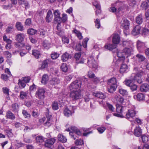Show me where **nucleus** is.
I'll return each mask as SVG.
<instances>
[{
  "instance_id": "23",
  "label": "nucleus",
  "mask_w": 149,
  "mask_h": 149,
  "mask_svg": "<svg viewBox=\"0 0 149 149\" xmlns=\"http://www.w3.org/2000/svg\"><path fill=\"white\" fill-rule=\"evenodd\" d=\"M53 15L52 12L51 10H49L47 13V16L46 17V21L49 23L50 22L52 19Z\"/></svg>"
},
{
  "instance_id": "53",
  "label": "nucleus",
  "mask_w": 149,
  "mask_h": 149,
  "mask_svg": "<svg viewBox=\"0 0 149 149\" xmlns=\"http://www.w3.org/2000/svg\"><path fill=\"white\" fill-rule=\"evenodd\" d=\"M93 4L97 9L99 10V11H100V4L97 1H95L93 2Z\"/></svg>"
},
{
  "instance_id": "18",
  "label": "nucleus",
  "mask_w": 149,
  "mask_h": 149,
  "mask_svg": "<svg viewBox=\"0 0 149 149\" xmlns=\"http://www.w3.org/2000/svg\"><path fill=\"white\" fill-rule=\"evenodd\" d=\"M141 29V26L139 25L135 26L132 31V34L134 35H136L140 33Z\"/></svg>"
},
{
  "instance_id": "43",
  "label": "nucleus",
  "mask_w": 149,
  "mask_h": 149,
  "mask_svg": "<svg viewBox=\"0 0 149 149\" xmlns=\"http://www.w3.org/2000/svg\"><path fill=\"white\" fill-rule=\"evenodd\" d=\"M36 139V142L38 143H42L44 141V138L40 136H37Z\"/></svg>"
},
{
  "instance_id": "30",
  "label": "nucleus",
  "mask_w": 149,
  "mask_h": 149,
  "mask_svg": "<svg viewBox=\"0 0 149 149\" xmlns=\"http://www.w3.org/2000/svg\"><path fill=\"white\" fill-rule=\"evenodd\" d=\"M48 80L49 78L48 75L46 74H45L42 76L41 82L43 84H45L48 81Z\"/></svg>"
},
{
  "instance_id": "64",
  "label": "nucleus",
  "mask_w": 149,
  "mask_h": 149,
  "mask_svg": "<svg viewBox=\"0 0 149 149\" xmlns=\"http://www.w3.org/2000/svg\"><path fill=\"white\" fill-rule=\"evenodd\" d=\"M3 54L7 58H10L11 56V54L8 51H6L3 52Z\"/></svg>"
},
{
  "instance_id": "59",
  "label": "nucleus",
  "mask_w": 149,
  "mask_h": 149,
  "mask_svg": "<svg viewBox=\"0 0 149 149\" xmlns=\"http://www.w3.org/2000/svg\"><path fill=\"white\" fill-rule=\"evenodd\" d=\"M95 22L96 27L97 29L100 28V19H97Z\"/></svg>"
},
{
  "instance_id": "35",
  "label": "nucleus",
  "mask_w": 149,
  "mask_h": 149,
  "mask_svg": "<svg viewBox=\"0 0 149 149\" xmlns=\"http://www.w3.org/2000/svg\"><path fill=\"white\" fill-rule=\"evenodd\" d=\"M136 23L139 24H141L143 22V19L141 15H139L136 18Z\"/></svg>"
},
{
  "instance_id": "26",
  "label": "nucleus",
  "mask_w": 149,
  "mask_h": 149,
  "mask_svg": "<svg viewBox=\"0 0 149 149\" xmlns=\"http://www.w3.org/2000/svg\"><path fill=\"white\" fill-rule=\"evenodd\" d=\"M117 46V45L113 43L112 44H106L104 46V47L107 49L112 50L116 48Z\"/></svg>"
},
{
  "instance_id": "56",
  "label": "nucleus",
  "mask_w": 149,
  "mask_h": 149,
  "mask_svg": "<svg viewBox=\"0 0 149 149\" xmlns=\"http://www.w3.org/2000/svg\"><path fill=\"white\" fill-rule=\"evenodd\" d=\"M75 143L77 145H81L83 144V141L80 139L76 140L75 141Z\"/></svg>"
},
{
  "instance_id": "19",
  "label": "nucleus",
  "mask_w": 149,
  "mask_h": 149,
  "mask_svg": "<svg viewBox=\"0 0 149 149\" xmlns=\"http://www.w3.org/2000/svg\"><path fill=\"white\" fill-rule=\"evenodd\" d=\"M24 36L23 33H19L16 35L15 37L16 40L19 43L23 41Z\"/></svg>"
},
{
  "instance_id": "42",
  "label": "nucleus",
  "mask_w": 149,
  "mask_h": 149,
  "mask_svg": "<svg viewBox=\"0 0 149 149\" xmlns=\"http://www.w3.org/2000/svg\"><path fill=\"white\" fill-rule=\"evenodd\" d=\"M119 93L123 96H126L128 94L127 91L123 88L119 89Z\"/></svg>"
},
{
  "instance_id": "5",
  "label": "nucleus",
  "mask_w": 149,
  "mask_h": 149,
  "mask_svg": "<svg viewBox=\"0 0 149 149\" xmlns=\"http://www.w3.org/2000/svg\"><path fill=\"white\" fill-rule=\"evenodd\" d=\"M87 64L91 68H96L97 67V63L92 56H90L88 58Z\"/></svg>"
},
{
  "instance_id": "11",
  "label": "nucleus",
  "mask_w": 149,
  "mask_h": 149,
  "mask_svg": "<svg viewBox=\"0 0 149 149\" xmlns=\"http://www.w3.org/2000/svg\"><path fill=\"white\" fill-rule=\"evenodd\" d=\"M121 26L125 29L128 30L129 28V21L125 18H123L121 22Z\"/></svg>"
},
{
  "instance_id": "8",
  "label": "nucleus",
  "mask_w": 149,
  "mask_h": 149,
  "mask_svg": "<svg viewBox=\"0 0 149 149\" xmlns=\"http://www.w3.org/2000/svg\"><path fill=\"white\" fill-rule=\"evenodd\" d=\"M114 101L116 103L125 104V102L123 98L119 94L115 95L113 97Z\"/></svg>"
},
{
  "instance_id": "41",
  "label": "nucleus",
  "mask_w": 149,
  "mask_h": 149,
  "mask_svg": "<svg viewBox=\"0 0 149 149\" xmlns=\"http://www.w3.org/2000/svg\"><path fill=\"white\" fill-rule=\"evenodd\" d=\"M73 32L76 34L79 39L81 40L82 39V36L81 35V33L79 31L75 29L73 31Z\"/></svg>"
},
{
  "instance_id": "27",
  "label": "nucleus",
  "mask_w": 149,
  "mask_h": 149,
  "mask_svg": "<svg viewBox=\"0 0 149 149\" xmlns=\"http://www.w3.org/2000/svg\"><path fill=\"white\" fill-rule=\"evenodd\" d=\"M71 58V55L68 53L65 52L64 53L61 57V59L63 61H66Z\"/></svg>"
},
{
  "instance_id": "44",
  "label": "nucleus",
  "mask_w": 149,
  "mask_h": 149,
  "mask_svg": "<svg viewBox=\"0 0 149 149\" xmlns=\"http://www.w3.org/2000/svg\"><path fill=\"white\" fill-rule=\"evenodd\" d=\"M134 79V80L136 81L139 84H141L142 82V77L139 76H135Z\"/></svg>"
},
{
  "instance_id": "49",
  "label": "nucleus",
  "mask_w": 149,
  "mask_h": 149,
  "mask_svg": "<svg viewBox=\"0 0 149 149\" xmlns=\"http://www.w3.org/2000/svg\"><path fill=\"white\" fill-rule=\"evenodd\" d=\"M142 34L143 35L145 36L149 33V29L145 28H143L142 30Z\"/></svg>"
},
{
  "instance_id": "31",
  "label": "nucleus",
  "mask_w": 149,
  "mask_h": 149,
  "mask_svg": "<svg viewBox=\"0 0 149 149\" xmlns=\"http://www.w3.org/2000/svg\"><path fill=\"white\" fill-rule=\"evenodd\" d=\"M19 105L15 103L13 104L11 106L12 110L13 112H17L19 109Z\"/></svg>"
},
{
  "instance_id": "58",
  "label": "nucleus",
  "mask_w": 149,
  "mask_h": 149,
  "mask_svg": "<svg viewBox=\"0 0 149 149\" xmlns=\"http://www.w3.org/2000/svg\"><path fill=\"white\" fill-rule=\"evenodd\" d=\"M89 40V38H86L83 40V41L82 42V45L84 48L86 47L87 42Z\"/></svg>"
},
{
  "instance_id": "46",
  "label": "nucleus",
  "mask_w": 149,
  "mask_h": 149,
  "mask_svg": "<svg viewBox=\"0 0 149 149\" xmlns=\"http://www.w3.org/2000/svg\"><path fill=\"white\" fill-rule=\"evenodd\" d=\"M43 47L46 48H49L50 47V43L47 40L43 41Z\"/></svg>"
},
{
  "instance_id": "36",
  "label": "nucleus",
  "mask_w": 149,
  "mask_h": 149,
  "mask_svg": "<svg viewBox=\"0 0 149 149\" xmlns=\"http://www.w3.org/2000/svg\"><path fill=\"white\" fill-rule=\"evenodd\" d=\"M136 57L138 61L141 62L144 61L146 59L144 56L139 54H137Z\"/></svg>"
},
{
  "instance_id": "63",
  "label": "nucleus",
  "mask_w": 149,
  "mask_h": 149,
  "mask_svg": "<svg viewBox=\"0 0 149 149\" xmlns=\"http://www.w3.org/2000/svg\"><path fill=\"white\" fill-rule=\"evenodd\" d=\"M141 138L142 141L143 142L146 143L147 142L148 140V138L145 135H143L142 136Z\"/></svg>"
},
{
  "instance_id": "10",
  "label": "nucleus",
  "mask_w": 149,
  "mask_h": 149,
  "mask_svg": "<svg viewBox=\"0 0 149 149\" xmlns=\"http://www.w3.org/2000/svg\"><path fill=\"white\" fill-rule=\"evenodd\" d=\"M93 95L94 96L97 97V98L102 100L101 101V102H99L100 104H102L103 100L105 99L106 97L105 94L101 92H99L94 93H93Z\"/></svg>"
},
{
  "instance_id": "17",
  "label": "nucleus",
  "mask_w": 149,
  "mask_h": 149,
  "mask_svg": "<svg viewBox=\"0 0 149 149\" xmlns=\"http://www.w3.org/2000/svg\"><path fill=\"white\" fill-rule=\"evenodd\" d=\"M52 61L49 59H46L43 61L42 65L40 68L41 69H44L47 68L48 66V65L51 63Z\"/></svg>"
},
{
  "instance_id": "14",
  "label": "nucleus",
  "mask_w": 149,
  "mask_h": 149,
  "mask_svg": "<svg viewBox=\"0 0 149 149\" xmlns=\"http://www.w3.org/2000/svg\"><path fill=\"white\" fill-rule=\"evenodd\" d=\"M56 139L54 138H52L47 140L45 143V145L46 147L50 148L56 141Z\"/></svg>"
},
{
  "instance_id": "60",
  "label": "nucleus",
  "mask_w": 149,
  "mask_h": 149,
  "mask_svg": "<svg viewBox=\"0 0 149 149\" xmlns=\"http://www.w3.org/2000/svg\"><path fill=\"white\" fill-rule=\"evenodd\" d=\"M20 43H15L14 45L15 48L14 49H15L19 50L20 51V49L21 48V46L19 44Z\"/></svg>"
},
{
  "instance_id": "37",
  "label": "nucleus",
  "mask_w": 149,
  "mask_h": 149,
  "mask_svg": "<svg viewBox=\"0 0 149 149\" xmlns=\"http://www.w3.org/2000/svg\"><path fill=\"white\" fill-rule=\"evenodd\" d=\"M60 80L55 78H53L50 81V83L52 85H56L59 84L60 83Z\"/></svg>"
},
{
  "instance_id": "29",
  "label": "nucleus",
  "mask_w": 149,
  "mask_h": 149,
  "mask_svg": "<svg viewBox=\"0 0 149 149\" xmlns=\"http://www.w3.org/2000/svg\"><path fill=\"white\" fill-rule=\"evenodd\" d=\"M32 55L36 58H38L41 56L40 52L37 50H34L32 51Z\"/></svg>"
},
{
  "instance_id": "7",
  "label": "nucleus",
  "mask_w": 149,
  "mask_h": 149,
  "mask_svg": "<svg viewBox=\"0 0 149 149\" xmlns=\"http://www.w3.org/2000/svg\"><path fill=\"white\" fill-rule=\"evenodd\" d=\"M115 5H118L119 6V7L117 10L118 12L120 11L124 12L125 11L129 9L128 6L123 3H120L117 2L115 4Z\"/></svg>"
},
{
  "instance_id": "34",
  "label": "nucleus",
  "mask_w": 149,
  "mask_h": 149,
  "mask_svg": "<svg viewBox=\"0 0 149 149\" xmlns=\"http://www.w3.org/2000/svg\"><path fill=\"white\" fill-rule=\"evenodd\" d=\"M58 140L62 143H65L67 141L66 137L60 134H58Z\"/></svg>"
},
{
  "instance_id": "52",
  "label": "nucleus",
  "mask_w": 149,
  "mask_h": 149,
  "mask_svg": "<svg viewBox=\"0 0 149 149\" xmlns=\"http://www.w3.org/2000/svg\"><path fill=\"white\" fill-rule=\"evenodd\" d=\"M52 107V109L54 110H57L58 109V103L55 102L53 103Z\"/></svg>"
},
{
  "instance_id": "62",
  "label": "nucleus",
  "mask_w": 149,
  "mask_h": 149,
  "mask_svg": "<svg viewBox=\"0 0 149 149\" xmlns=\"http://www.w3.org/2000/svg\"><path fill=\"white\" fill-rule=\"evenodd\" d=\"M125 84L127 86L130 87V86L132 85L133 83L132 81L130 79L125 80Z\"/></svg>"
},
{
  "instance_id": "32",
  "label": "nucleus",
  "mask_w": 149,
  "mask_h": 149,
  "mask_svg": "<svg viewBox=\"0 0 149 149\" xmlns=\"http://www.w3.org/2000/svg\"><path fill=\"white\" fill-rule=\"evenodd\" d=\"M88 75L89 77L90 78H94L93 81L94 82H97L98 81V79L95 77V74L92 72L89 71L88 72Z\"/></svg>"
},
{
  "instance_id": "61",
  "label": "nucleus",
  "mask_w": 149,
  "mask_h": 149,
  "mask_svg": "<svg viewBox=\"0 0 149 149\" xmlns=\"http://www.w3.org/2000/svg\"><path fill=\"white\" fill-rule=\"evenodd\" d=\"M106 128L105 127H100L97 129V130L100 133L102 134L105 130Z\"/></svg>"
},
{
  "instance_id": "50",
  "label": "nucleus",
  "mask_w": 149,
  "mask_h": 149,
  "mask_svg": "<svg viewBox=\"0 0 149 149\" xmlns=\"http://www.w3.org/2000/svg\"><path fill=\"white\" fill-rule=\"evenodd\" d=\"M125 54L123 53V52H119L117 53V56L120 58H122L123 60H124L125 59L124 56Z\"/></svg>"
},
{
  "instance_id": "16",
  "label": "nucleus",
  "mask_w": 149,
  "mask_h": 149,
  "mask_svg": "<svg viewBox=\"0 0 149 149\" xmlns=\"http://www.w3.org/2000/svg\"><path fill=\"white\" fill-rule=\"evenodd\" d=\"M54 20L56 22H60L61 21V18L60 17L61 13L58 10H55L54 12Z\"/></svg>"
},
{
  "instance_id": "55",
  "label": "nucleus",
  "mask_w": 149,
  "mask_h": 149,
  "mask_svg": "<svg viewBox=\"0 0 149 149\" xmlns=\"http://www.w3.org/2000/svg\"><path fill=\"white\" fill-rule=\"evenodd\" d=\"M137 46L138 49H140V48L144 46V44L140 41L138 40L137 42Z\"/></svg>"
},
{
  "instance_id": "51",
  "label": "nucleus",
  "mask_w": 149,
  "mask_h": 149,
  "mask_svg": "<svg viewBox=\"0 0 149 149\" xmlns=\"http://www.w3.org/2000/svg\"><path fill=\"white\" fill-rule=\"evenodd\" d=\"M60 68L64 72H66L68 70V68L66 64H63Z\"/></svg>"
},
{
  "instance_id": "28",
  "label": "nucleus",
  "mask_w": 149,
  "mask_h": 149,
  "mask_svg": "<svg viewBox=\"0 0 149 149\" xmlns=\"http://www.w3.org/2000/svg\"><path fill=\"white\" fill-rule=\"evenodd\" d=\"M15 26L17 30L20 31H22L24 30V27L21 23L19 22H16Z\"/></svg>"
},
{
  "instance_id": "57",
  "label": "nucleus",
  "mask_w": 149,
  "mask_h": 149,
  "mask_svg": "<svg viewBox=\"0 0 149 149\" xmlns=\"http://www.w3.org/2000/svg\"><path fill=\"white\" fill-rule=\"evenodd\" d=\"M30 80V78L29 77H23L22 78V80L25 83L29 82Z\"/></svg>"
},
{
  "instance_id": "40",
  "label": "nucleus",
  "mask_w": 149,
  "mask_h": 149,
  "mask_svg": "<svg viewBox=\"0 0 149 149\" xmlns=\"http://www.w3.org/2000/svg\"><path fill=\"white\" fill-rule=\"evenodd\" d=\"M14 29V26L13 25H10L8 26L6 29V31L7 33H11Z\"/></svg>"
},
{
  "instance_id": "2",
  "label": "nucleus",
  "mask_w": 149,
  "mask_h": 149,
  "mask_svg": "<svg viewBox=\"0 0 149 149\" xmlns=\"http://www.w3.org/2000/svg\"><path fill=\"white\" fill-rule=\"evenodd\" d=\"M81 81L80 80H77L72 82L69 86L71 91H80Z\"/></svg>"
},
{
  "instance_id": "38",
  "label": "nucleus",
  "mask_w": 149,
  "mask_h": 149,
  "mask_svg": "<svg viewBox=\"0 0 149 149\" xmlns=\"http://www.w3.org/2000/svg\"><path fill=\"white\" fill-rule=\"evenodd\" d=\"M22 113L25 118H31L30 114L25 110H22Z\"/></svg>"
},
{
  "instance_id": "22",
  "label": "nucleus",
  "mask_w": 149,
  "mask_h": 149,
  "mask_svg": "<svg viewBox=\"0 0 149 149\" xmlns=\"http://www.w3.org/2000/svg\"><path fill=\"white\" fill-rule=\"evenodd\" d=\"M141 130L139 126L136 127L134 130V134L136 136L139 137L141 135Z\"/></svg>"
},
{
  "instance_id": "1",
  "label": "nucleus",
  "mask_w": 149,
  "mask_h": 149,
  "mask_svg": "<svg viewBox=\"0 0 149 149\" xmlns=\"http://www.w3.org/2000/svg\"><path fill=\"white\" fill-rule=\"evenodd\" d=\"M117 80L116 78H112L108 81V84L110 86V88L108 89V91L110 93H113L117 87Z\"/></svg>"
},
{
  "instance_id": "39",
  "label": "nucleus",
  "mask_w": 149,
  "mask_h": 149,
  "mask_svg": "<svg viewBox=\"0 0 149 149\" xmlns=\"http://www.w3.org/2000/svg\"><path fill=\"white\" fill-rule=\"evenodd\" d=\"M141 7L143 9L146 10L148 8L149 6L147 2L144 1L141 3Z\"/></svg>"
},
{
  "instance_id": "9",
  "label": "nucleus",
  "mask_w": 149,
  "mask_h": 149,
  "mask_svg": "<svg viewBox=\"0 0 149 149\" xmlns=\"http://www.w3.org/2000/svg\"><path fill=\"white\" fill-rule=\"evenodd\" d=\"M45 90L42 88H39L36 93V95L37 97L40 99H42L45 97Z\"/></svg>"
},
{
  "instance_id": "33",
  "label": "nucleus",
  "mask_w": 149,
  "mask_h": 149,
  "mask_svg": "<svg viewBox=\"0 0 149 149\" xmlns=\"http://www.w3.org/2000/svg\"><path fill=\"white\" fill-rule=\"evenodd\" d=\"M91 129V128H83L82 130L83 131L85 132V133H83V135L84 136H86L89 134L92 133L93 132L92 131L88 132Z\"/></svg>"
},
{
  "instance_id": "48",
  "label": "nucleus",
  "mask_w": 149,
  "mask_h": 149,
  "mask_svg": "<svg viewBox=\"0 0 149 149\" xmlns=\"http://www.w3.org/2000/svg\"><path fill=\"white\" fill-rule=\"evenodd\" d=\"M18 83L19 86L21 88H24L26 86L25 83L22 80H19Z\"/></svg>"
},
{
  "instance_id": "12",
  "label": "nucleus",
  "mask_w": 149,
  "mask_h": 149,
  "mask_svg": "<svg viewBox=\"0 0 149 149\" xmlns=\"http://www.w3.org/2000/svg\"><path fill=\"white\" fill-rule=\"evenodd\" d=\"M129 70V68L128 65L124 63L121 65L120 68V72L121 74L127 72Z\"/></svg>"
},
{
  "instance_id": "24",
  "label": "nucleus",
  "mask_w": 149,
  "mask_h": 149,
  "mask_svg": "<svg viewBox=\"0 0 149 149\" xmlns=\"http://www.w3.org/2000/svg\"><path fill=\"white\" fill-rule=\"evenodd\" d=\"M6 116L7 118L11 120H14L15 118L14 114L10 111L6 112Z\"/></svg>"
},
{
  "instance_id": "54",
  "label": "nucleus",
  "mask_w": 149,
  "mask_h": 149,
  "mask_svg": "<svg viewBox=\"0 0 149 149\" xmlns=\"http://www.w3.org/2000/svg\"><path fill=\"white\" fill-rule=\"evenodd\" d=\"M27 96L26 92L21 91L20 92V97L21 99H23L26 98Z\"/></svg>"
},
{
  "instance_id": "21",
  "label": "nucleus",
  "mask_w": 149,
  "mask_h": 149,
  "mask_svg": "<svg viewBox=\"0 0 149 149\" xmlns=\"http://www.w3.org/2000/svg\"><path fill=\"white\" fill-rule=\"evenodd\" d=\"M134 99L139 101L143 100L145 99L144 95L142 93H139L136 95L134 96Z\"/></svg>"
},
{
  "instance_id": "15",
  "label": "nucleus",
  "mask_w": 149,
  "mask_h": 149,
  "mask_svg": "<svg viewBox=\"0 0 149 149\" xmlns=\"http://www.w3.org/2000/svg\"><path fill=\"white\" fill-rule=\"evenodd\" d=\"M116 111L118 113H119L120 114H118V113H114L113 115L116 116L120 117H122V115L121 113H122L123 110V107L120 105L117 104L116 105Z\"/></svg>"
},
{
  "instance_id": "4",
  "label": "nucleus",
  "mask_w": 149,
  "mask_h": 149,
  "mask_svg": "<svg viewBox=\"0 0 149 149\" xmlns=\"http://www.w3.org/2000/svg\"><path fill=\"white\" fill-rule=\"evenodd\" d=\"M70 96L72 100H75L78 99L81 97V91H71Z\"/></svg>"
},
{
  "instance_id": "6",
  "label": "nucleus",
  "mask_w": 149,
  "mask_h": 149,
  "mask_svg": "<svg viewBox=\"0 0 149 149\" xmlns=\"http://www.w3.org/2000/svg\"><path fill=\"white\" fill-rule=\"evenodd\" d=\"M75 108L73 107H70L65 109L63 113L65 116L69 117L72 116V113L74 112Z\"/></svg>"
},
{
  "instance_id": "25",
  "label": "nucleus",
  "mask_w": 149,
  "mask_h": 149,
  "mask_svg": "<svg viewBox=\"0 0 149 149\" xmlns=\"http://www.w3.org/2000/svg\"><path fill=\"white\" fill-rule=\"evenodd\" d=\"M149 89V85L146 84H142L140 86V90L141 92H146Z\"/></svg>"
},
{
  "instance_id": "45",
  "label": "nucleus",
  "mask_w": 149,
  "mask_h": 149,
  "mask_svg": "<svg viewBox=\"0 0 149 149\" xmlns=\"http://www.w3.org/2000/svg\"><path fill=\"white\" fill-rule=\"evenodd\" d=\"M37 30L32 28L29 29L27 31L28 33L31 35H35L37 33Z\"/></svg>"
},
{
  "instance_id": "13",
  "label": "nucleus",
  "mask_w": 149,
  "mask_h": 149,
  "mask_svg": "<svg viewBox=\"0 0 149 149\" xmlns=\"http://www.w3.org/2000/svg\"><path fill=\"white\" fill-rule=\"evenodd\" d=\"M112 41L113 44L117 45L120 42V37L117 33H114L112 35Z\"/></svg>"
},
{
  "instance_id": "3",
  "label": "nucleus",
  "mask_w": 149,
  "mask_h": 149,
  "mask_svg": "<svg viewBox=\"0 0 149 149\" xmlns=\"http://www.w3.org/2000/svg\"><path fill=\"white\" fill-rule=\"evenodd\" d=\"M136 114V112L135 110V108L128 109L125 115V118L130 121H132L131 119L135 117Z\"/></svg>"
},
{
  "instance_id": "20",
  "label": "nucleus",
  "mask_w": 149,
  "mask_h": 149,
  "mask_svg": "<svg viewBox=\"0 0 149 149\" xmlns=\"http://www.w3.org/2000/svg\"><path fill=\"white\" fill-rule=\"evenodd\" d=\"M133 50L131 47L125 48L123 50V53L127 55V57L130 56L133 53Z\"/></svg>"
},
{
  "instance_id": "47",
  "label": "nucleus",
  "mask_w": 149,
  "mask_h": 149,
  "mask_svg": "<svg viewBox=\"0 0 149 149\" xmlns=\"http://www.w3.org/2000/svg\"><path fill=\"white\" fill-rule=\"evenodd\" d=\"M59 54L57 52H53L51 54V58L53 59H56L59 56Z\"/></svg>"
}]
</instances>
